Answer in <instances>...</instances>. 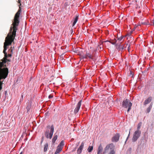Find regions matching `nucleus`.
I'll list each match as a JSON object with an SVG mask.
<instances>
[{
    "mask_svg": "<svg viewBox=\"0 0 154 154\" xmlns=\"http://www.w3.org/2000/svg\"><path fill=\"white\" fill-rule=\"evenodd\" d=\"M84 145V143L83 142L82 143L81 145L77 150V153L78 154H80L82 150Z\"/></svg>",
    "mask_w": 154,
    "mask_h": 154,
    "instance_id": "nucleus-10",
    "label": "nucleus"
},
{
    "mask_svg": "<svg viewBox=\"0 0 154 154\" xmlns=\"http://www.w3.org/2000/svg\"><path fill=\"white\" fill-rule=\"evenodd\" d=\"M20 154H22V152H21L20 153Z\"/></svg>",
    "mask_w": 154,
    "mask_h": 154,
    "instance_id": "nucleus-37",
    "label": "nucleus"
},
{
    "mask_svg": "<svg viewBox=\"0 0 154 154\" xmlns=\"http://www.w3.org/2000/svg\"><path fill=\"white\" fill-rule=\"evenodd\" d=\"M152 98L151 97H149L146 99L143 103V105L146 106L147 104L150 103L152 100Z\"/></svg>",
    "mask_w": 154,
    "mask_h": 154,
    "instance_id": "nucleus-12",
    "label": "nucleus"
},
{
    "mask_svg": "<svg viewBox=\"0 0 154 154\" xmlns=\"http://www.w3.org/2000/svg\"><path fill=\"white\" fill-rule=\"evenodd\" d=\"M23 93H22L21 94V97H22V99H23Z\"/></svg>",
    "mask_w": 154,
    "mask_h": 154,
    "instance_id": "nucleus-32",
    "label": "nucleus"
},
{
    "mask_svg": "<svg viewBox=\"0 0 154 154\" xmlns=\"http://www.w3.org/2000/svg\"><path fill=\"white\" fill-rule=\"evenodd\" d=\"M48 147V143H46L44 145V152H45L47 151Z\"/></svg>",
    "mask_w": 154,
    "mask_h": 154,
    "instance_id": "nucleus-18",
    "label": "nucleus"
},
{
    "mask_svg": "<svg viewBox=\"0 0 154 154\" xmlns=\"http://www.w3.org/2000/svg\"><path fill=\"white\" fill-rule=\"evenodd\" d=\"M106 42H109L112 45H115V46L117 44H116V42L117 40L115 38H114L113 40H111L110 41H107Z\"/></svg>",
    "mask_w": 154,
    "mask_h": 154,
    "instance_id": "nucleus-15",
    "label": "nucleus"
},
{
    "mask_svg": "<svg viewBox=\"0 0 154 154\" xmlns=\"http://www.w3.org/2000/svg\"><path fill=\"white\" fill-rule=\"evenodd\" d=\"M78 18H79L78 16H76V17H75V20L73 23L72 24L73 26H74L75 25V23H76L77 22V21L78 20Z\"/></svg>",
    "mask_w": 154,
    "mask_h": 154,
    "instance_id": "nucleus-21",
    "label": "nucleus"
},
{
    "mask_svg": "<svg viewBox=\"0 0 154 154\" xmlns=\"http://www.w3.org/2000/svg\"><path fill=\"white\" fill-rule=\"evenodd\" d=\"M141 133V132L140 130H137L135 132L132 138L133 142H135L137 140L140 136Z\"/></svg>",
    "mask_w": 154,
    "mask_h": 154,
    "instance_id": "nucleus-7",
    "label": "nucleus"
},
{
    "mask_svg": "<svg viewBox=\"0 0 154 154\" xmlns=\"http://www.w3.org/2000/svg\"><path fill=\"white\" fill-rule=\"evenodd\" d=\"M82 100H80L79 101V102L78 103H77L76 106L74 110V113L75 114H76L79 111V109L80 108L81 106V102Z\"/></svg>",
    "mask_w": 154,
    "mask_h": 154,
    "instance_id": "nucleus-8",
    "label": "nucleus"
},
{
    "mask_svg": "<svg viewBox=\"0 0 154 154\" xmlns=\"http://www.w3.org/2000/svg\"><path fill=\"white\" fill-rule=\"evenodd\" d=\"M64 143L63 140H62L61 141L60 144L58 146H60V147H63V146L64 145Z\"/></svg>",
    "mask_w": 154,
    "mask_h": 154,
    "instance_id": "nucleus-23",
    "label": "nucleus"
},
{
    "mask_svg": "<svg viewBox=\"0 0 154 154\" xmlns=\"http://www.w3.org/2000/svg\"><path fill=\"white\" fill-rule=\"evenodd\" d=\"M14 47H13V48L12 47H11V48H10V49H9V50H11L12 49V51H13V49H14Z\"/></svg>",
    "mask_w": 154,
    "mask_h": 154,
    "instance_id": "nucleus-30",
    "label": "nucleus"
},
{
    "mask_svg": "<svg viewBox=\"0 0 154 154\" xmlns=\"http://www.w3.org/2000/svg\"><path fill=\"white\" fill-rule=\"evenodd\" d=\"M130 131H129V134H128V136H129V135H130ZM128 137H127V139H128Z\"/></svg>",
    "mask_w": 154,
    "mask_h": 154,
    "instance_id": "nucleus-35",
    "label": "nucleus"
},
{
    "mask_svg": "<svg viewBox=\"0 0 154 154\" xmlns=\"http://www.w3.org/2000/svg\"><path fill=\"white\" fill-rule=\"evenodd\" d=\"M152 103H151L149 107L146 109V113H148L150 112V110L152 109Z\"/></svg>",
    "mask_w": 154,
    "mask_h": 154,
    "instance_id": "nucleus-16",
    "label": "nucleus"
},
{
    "mask_svg": "<svg viewBox=\"0 0 154 154\" xmlns=\"http://www.w3.org/2000/svg\"><path fill=\"white\" fill-rule=\"evenodd\" d=\"M116 48L119 51H122L124 49L123 46L121 45H119L117 44H116Z\"/></svg>",
    "mask_w": 154,
    "mask_h": 154,
    "instance_id": "nucleus-13",
    "label": "nucleus"
},
{
    "mask_svg": "<svg viewBox=\"0 0 154 154\" xmlns=\"http://www.w3.org/2000/svg\"><path fill=\"white\" fill-rule=\"evenodd\" d=\"M142 125L141 122L139 123L137 125V130H139Z\"/></svg>",
    "mask_w": 154,
    "mask_h": 154,
    "instance_id": "nucleus-24",
    "label": "nucleus"
},
{
    "mask_svg": "<svg viewBox=\"0 0 154 154\" xmlns=\"http://www.w3.org/2000/svg\"><path fill=\"white\" fill-rule=\"evenodd\" d=\"M120 137L119 134H116L114 136H113L112 139V142H117L119 139Z\"/></svg>",
    "mask_w": 154,
    "mask_h": 154,
    "instance_id": "nucleus-9",
    "label": "nucleus"
},
{
    "mask_svg": "<svg viewBox=\"0 0 154 154\" xmlns=\"http://www.w3.org/2000/svg\"><path fill=\"white\" fill-rule=\"evenodd\" d=\"M63 147L58 146L57 149L54 153V154H57L59 153L62 149Z\"/></svg>",
    "mask_w": 154,
    "mask_h": 154,
    "instance_id": "nucleus-14",
    "label": "nucleus"
},
{
    "mask_svg": "<svg viewBox=\"0 0 154 154\" xmlns=\"http://www.w3.org/2000/svg\"><path fill=\"white\" fill-rule=\"evenodd\" d=\"M115 148V146L113 143H111L107 144L104 148L103 154H106L109 149L110 150V151L108 154H116Z\"/></svg>",
    "mask_w": 154,
    "mask_h": 154,
    "instance_id": "nucleus-3",
    "label": "nucleus"
},
{
    "mask_svg": "<svg viewBox=\"0 0 154 154\" xmlns=\"http://www.w3.org/2000/svg\"><path fill=\"white\" fill-rule=\"evenodd\" d=\"M93 149V146H89L87 150L89 152H91L92 151Z\"/></svg>",
    "mask_w": 154,
    "mask_h": 154,
    "instance_id": "nucleus-20",
    "label": "nucleus"
},
{
    "mask_svg": "<svg viewBox=\"0 0 154 154\" xmlns=\"http://www.w3.org/2000/svg\"><path fill=\"white\" fill-rule=\"evenodd\" d=\"M53 97V95L52 94H50L48 96V98L49 99H51Z\"/></svg>",
    "mask_w": 154,
    "mask_h": 154,
    "instance_id": "nucleus-29",
    "label": "nucleus"
},
{
    "mask_svg": "<svg viewBox=\"0 0 154 154\" xmlns=\"http://www.w3.org/2000/svg\"><path fill=\"white\" fill-rule=\"evenodd\" d=\"M48 114H49V113L48 112H47L46 113H45V116H47Z\"/></svg>",
    "mask_w": 154,
    "mask_h": 154,
    "instance_id": "nucleus-31",
    "label": "nucleus"
},
{
    "mask_svg": "<svg viewBox=\"0 0 154 154\" xmlns=\"http://www.w3.org/2000/svg\"><path fill=\"white\" fill-rule=\"evenodd\" d=\"M132 32H133V31H131V32H130V34H131L132 33Z\"/></svg>",
    "mask_w": 154,
    "mask_h": 154,
    "instance_id": "nucleus-36",
    "label": "nucleus"
},
{
    "mask_svg": "<svg viewBox=\"0 0 154 154\" xmlns=\"http://www.w3.org/2000/svg\"><path fill=\"white\" fill-rule=\"evenodd\" d=\"M58 136L57 135H56L55 134L54 135V136L52 139V143H54L57 139Z\"/></svg>",
    "mask_w": 154,
    "mask_h": 154,
    "instance_id": "nucleus-17",
    "label": "nucleus"
},
{
    "mask_svg": "<svg viewBox=\"0 0 154 154\" xmlns=\"http://www.w3.org/2000/svg\"><path fill=\"white\" fill-rule=\"evenodd\" d=\"M18 25V21L15 20L12 24V26H11L10 27L9 32L5 38L3 51L4 57L1 60L0 62V79H5L8 74V69L6 63L7 62H11V60L9 58L12 56L13 51L12 49L11 50H8V54L6 52V51L8 48L7 46L11 45L14 41Z\"/></svg>",
    "mask_w": 154,
    "mask_h": 154,
    "instance_id": "nucleus-1",
    "label": "nucleus"
},
{
    "mask_svg": "<svg viewBox=\"0 0 154 154\" xmlns=\"http://www.w3.org/2000/svg\"><path fill=\"white\" fill-rule=\"evenodd\" d=\"M152 23H153V25L154 26V18L153 20L152 21Z\"/></svg>",
    "mask_w": 154,
    "mask_h": 154,
    "instance_id": "nucleus-33",
    "label": "nucleus"
},
{
    "mask_svg": "<svg viewBox=\"0 0 154 154\" xmlns=\"http://www.w3.org/2000/svg\"><path fill=\"white\" fill-rule=\"evenodd\" d=\"M132 106V103L130 100L126 99L124 100L122 103V107L125 108H128L127 112H129L131 109V107Z\"/></svg>",
    "mask_w": 154,
    "mask_h": 154,
    "instance_id": "nucleus-4",
    "label": "nucleus"
},
{
    "mask_svg": "<svg viewBox=\"0 0 154 154\" xmlns=\"http://www.w3.org/2000/svg\"><path fill=\"white\" fill-rule=\"evenodd\" d=\"M86 56H87V58L88 57L89 59H93V56L91 54L86 53Z\"/></svg>",
    "mask_w": 154,
    "mask_h": 154,
    "instance_id": "nucleus-19",
    "label": "nucleus"
},
{
    "mask_svg": "<svg viewBox=\"0 0 154 154\" xmlns=\"http://www.w3.org/2000/svg\"><path fill=\"white\" fill-rule=\"evenodd\" d=\"M54 131V127L53 125L51 126V130L50 132L49 133L48 131H47L45 134V136L47 138H49L50 139H51L52 138L53 136V133Z\"/></svg>",
    "mask_w": 154,
    "mask_h": 154,
    "instance_id": "nucleus-6",
    "label": "nucleus"
},
{
    "mask_svg": "<svg viewBox=\"0 0 154 154\" xmlns=\"http://www.w3.org/2000/svg\"><path fill=\"white\" fill-rule=\"evenodd\" d=\"M5 93H7V91H5Z\"/></svg>",
    "mask_w": 154,
    "mask_h": 154,
    "instance_id": "nucleus-39",
    "label": "nucleus"
},
{
    "mask_svg": "<svg viewBox=\"0 0 154 154\" xmlns=\"http://www.w3.org/2000/svg\"><path fill=\"white\" fill-rule=\"evenodd\" d=\"M18 25V21L15 20L12 24V26H11L10 27L9 32L5 38L3 51L4 57L1 60L0 62V79H5L8 74V69L6 63L7 62H11V60L9 58L12 56L13 51L12 49L11 50H8V54L6 52V51L8 48L7 46L11 45L14 41Z\"/></svg>",
    "mask_w": 154,
    "mask_h": 154,
    "instance_id": "nucleus-2",
    "label": "nucleus"
},
{
    "mask_svg": "<svg viewBox=\"0 0 154 154\" xmlns=\"http://www.w3.org/2000/svg\"><path fill=\"white\" fill-rule=\"evenodd\" d=\"M69 5V3L68 2H66L64 4V6L65 7H66L67 6Z\"/></svg>",
    "mask_w": 154,
    "mask_h": 154,
    "instance_id": "nucleus-27",
    "label": "nucleus"
},
{
    "mask_svg": "<svg viewBox=\"0 0 154 154\" xmlns=\"http://www.w3.org/2000/svg\"><path fill=\"white\" fill-rule=\"evenodd\" d=\"M103 147L101 144H100L99 145L97 150V154H103Z\"/></svg>",
    "mask_w": 154,
    "mask_h": 154,
    "instance_id": "nucleus-11",
    "label": "nucleus"
},
{
    "mask_svg": "<svg viewBox=\"0 0 154 154\" xmlns=\"http://www.w3.org/2000/svg\"><path fill=\"white\" fill-rule=\"evenodd\" d=\"M142 23V24H145L144 23Z\"/></svg>",
    "mask_w": 154,
    "mask_h": 154,
    "instance_id": "nucleus-38",
    "label": "nucleus"
},
{
    "mask_svg": "<svg viewBox=\"0 0 154 154\" xmlns=\"http://www.w3.org/2000/svg\"><path fill=\"white\" fill-rule=\"evenodd\" d=\"M129 47H130V45H129L128 47V51H129Z\"/></svg>",
    "mask_w": 154,
    "mask_h": 154,
    "instance_id": "nucleus-34",
    "label": "nucleus"
},
{
    "mask_svg": "<svg viewBox=\"0 0 154 154\" xmlns=\"http://www.w3.org/2000/svg\"><path fill=\"white\" fill-rule=\"evenodd\" d=\"M30 108H31V106L29 103V104H28L27 106L26 107V109H27V112L29 111V110L30 109Z\"/></svg>",
    "mask_w": 154,
    "mask_h": 154,
    "instance_id": "nucleus-22",
    "label": "nucleus"
},
{
    "mask_svg": "<svg viewBox=\"0 0 154 154\" xmlns=\"http://www.w3.org/2000/svg\"><path fill=\"white\" fill-rule=\"evenodd\" d=\"M123 38L124 37L122 36L118 38V40H119V41H121L123 39Z\"/></svg>",
    "mask_w": 154,
    "mask_h": 154,
    "instance_id": "nucleus-26",
    "label": "nucleus"
},
{
    "mask_svg": "<svg viewBox=\"0 0 154 154\" xmlns=\"http://www.w3.org/2000/svg\"><path fill=\"white\" fill-rule=\"evenodd\" d=\"M98 46H99V48H98V49H99V48L100 50H102V45L101 44L99 46L98 45Z\"/></svg>",
    "mask_w": 154,
    "mask_h": 154,
    "instance_id": "nucleus-28",
    "label": "nucleus"
},
{
    "mask_svg": "<svg viewBox=\"0 0 154 154\" xmlns=\"http://www.w3.org/2000/svg\"><path fill=\"white\" fill-rule=\"evenodd\" d=\"M81 57L82 58V59L87 58L86 54L85 55H81Z\"/></svg>",
    "mask_w": 154,
    "mask_h": 154,
    "instance_id": "nucleus-25",
    "label": "nucleus"
},
{
    "mask_svg": "<svg viewBox=\"0 0 154 154\" xmlns=\"http://www.w3.org/2000/svg\"><path fill=\"white\" fill-rule=\"evenodd\" d=\"M21 2V0H18V3H20V5H19V9L17 11V13L15 15L14 19L13 20V21H12V23L11 25V26H12V24L14 23V21L15 20H17V21H18V23L19 24L20 23V21L19 20V18L20 17V13L21 11V8L20 7V6L21 5V4L20 3Z\"/></svg>",
    "mask_w": 154,
    "mask_h": 154,
    "instance_id": "nucleus-5",
    "label": "nucleus"
}]
</instances>
